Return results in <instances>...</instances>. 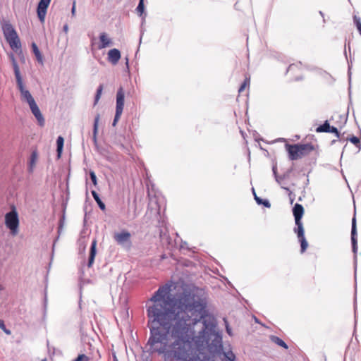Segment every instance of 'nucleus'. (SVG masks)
<instances>
[{
	"mask_svg": "<svg viewBox=\"0 0 361 361\" xmlns=\"http://www.w3.org/2000/svg\"><path fill=\"white\" fill-rule=\"evenodd\" d=\"M170 290L169 286L159 287L146 305L150 331L147 351L179 361H202L200 354L206 347L212 353H220V336L214 334L209 343L212 326L204 319L205 305L186 295L173 304Z\"/></svg>",
	"mask_w": 361,
	"mask_h": 361,
	"instance_id": "obj_1",
	"label": "nucleus"
},
{
	"mask_svg": "<svg viewBox=\"0 0 361 361\" xmlns=\"http://www.w3.org/2000/svg\"><path fill=\"white\" fill-rule=\"evenodd\" d=\"M288 158L291 161L300 159L310 154L314 151V145L311 143L305 144H288L285 145Z\"/></svg>",
	"mask_w": 361,
	"mask_h": 361,
	"instance_id": "obj_2",
	"label": "nucleus"
},
{
	"mask_svg": "<svg viewBox=\"0 0 361 361\" xmlns=\"http://www.w3.org/2000/svg\"><path fill=\"white\" fill-rule=\"evenodd\" d=\"M11 59L12 61L17 85L21 93L22 99L26 101L28 104H30L35 101L32 97V94H30V92L25 89V87L23 83V80L20 75V69L13 55H11Z\"/></svg>",
	"mask_w": 361,
	"mask_h": 361,
	"instance_id": "obj_3",
	"label": "nucleus"
},
{
	"mask_svg": "<svg viewBox=\"0 0 361 361\" xmlns=\"http://www.w3.org/2000/svg\"><path fill=\"white\" fill-rule=\"evenodd\" d=\"M4 35L13 51H18L21 48V44L18 35L10 23H6L2 27Z\"/></svg>",
	"mask_w": 361,
	"mask_h": 361,
	"instance_id": "obj_4",
	"label": "nucleus"
},
{
	"mask_svg": "<svg viewBox=\"0 0 361 361\" xmlns=\"http://www.w3.org/2000/svg\"><path fill=\"white\" fill-rule=\"evenodd\" d=\"M5 224L10 229L13 235H16L18 231L19 219L16 210H12L5 216Z\"/></svg>",
	"mask_w": 361,
	"mask_h": 361,
	"instance_id": "obj_5",
	"label": "nucleus"
},
{
	"mask_svg": "<svg viewBox=\"0 0 361 361\" xmlns=\"http://www.w3.org/2000/svg\"><path fill=\"white\" fill-rule=\"evenodd\" d=\"M304 66L301 62H296L290 64L286 71V73L293 80H301L303 77Z\"/></svg>",
	"mask_w": 361,
	"mask_h": 361,
	"instance_id": "obj_6",
	"label": "nucleus"
},
{
	"mask_svg": "<svg viewBox=\"0 0 361 361\" xmlns=\"http://www.w3.org/2000/svg\"><path fill=\"white\" fill-rule=\"evenodd\" d=\"M124 97L125 94L122 87H120L116 94V114L113 121V126H115L119 120L124 106Z\"/></svg>",
	"mask_w": 361,
	"mask_h": 361,
	"instance_id": "obj_7",
	"label": "nucleus"
},
{
	"mask_svg": "<svg viewBox=\"0 0 361 361\" xmlns=\"http://www.w3.org/2000/svg\"><path fill=\"white\" fill-rule=\"evenodd\" d=\"M305 210L300 204L296 203L293 209V213L295 218V222L296 227L295 228H300V232H302V228H303V225L302 223V218L304 214Z\"/></svg>",
	"mask_w": 361,
	"mask_h": 361,
	"instance_id": "obj_8",
	"label": "nucleus"
},
{
	"mask_svg": "<svg viewBox=\"0 0 361 361\" xmlns=\"http://www.w3.org/2000/svg\"><path fill=\"white\" fill-rule=\"evenodd\" d=\"M51 0H40L38 4L37 13L41 22H44L47 14V8L50 4Z\"/></svg>",
	"mask_w": 361,
	"mask_h": 361,
	"instance_id": "obj_9",
	"label": "nucleus"
},
{
	"mask_svg": "<svg viewBox=\"0 0 361 361\" xmlns=\"http://www.w3.org/2000/svg\"><path fill=\"white\" fill-rule=\"evenodd\" d=\"M29 106H30L32 113L35 116L39 126H43L44 125V118L38 106L37 105L36 102H34L30 104Z\"/></svg>",
	"mask_w": 361,
	"mask_h": 361,
	"instance_id": "obj_10",
	"label": "nucleus"
},
{
	"mask_svg": "<svg viewBox=\"0 0 361 361\" xmlns=\"http://www.w3.org/2000/svg\"><path fill=\"white\" fill-rule=\"evenodd\" d=\"M130 233L128 231H123L121 233H116L114 235V240L118 244H123L126 242H130Z\"/></svg>",
	"mask_w": 361,
	"mask_h": 361,
	"instance_id": "obj_11",
	"label": "nucleus"
},
{
	"mask_svg": "<svg viewBox=\"0 0 361 361\" xmlns=\"http://www.w3.org/2000/svg\"><path fill=\"white\" fill-rule=\"evenodd\" d=\"M294 232L297 234L299 241L300 242V251L302 253H303L305 252L308 247V243L305 238L304 228H302V232H300V228H294Z\"/></svg>",
	"mask_w": 361,
	"mask_h": 361,
	"instance_id": "obj_12",
	"label": "nucleus"
},
{
	"mask_svg": "<svg viewBox=\"0 0 361 361\" xmlns=\"http://www.w3.org/2000/svg\"><path fill=\"white\" fill-rule=\"evenodd\" d=\"M351 241H352L353 251L355 253L357 252V228H356L355 217H353V219L352 220Z\"/></svg>",
	"mask_w": 361,
	"mask_h": 361,
	"instance_id": "obj_13",
	"label": "nucleus"
},
{
	"mask_svg": "<svg viewBox=\"0 0 361 361\" xmlns=\"http://www.w3.org/2000/svg\"><path fill=\"white\" fill-rule=\"evenodd\" d=\"M121 59V52L118 49L114 48L112 49H110L108 52V61L116 65L118 61Z\"/></svg>",
	"mask_w": 361,
	"mask_h": 361,
	"instance_id": "obj_14",
	"label": "nucleus"
},
{
	"mask_svg": "<svg viewBox=\"0 0 361 361\" xmlns=\"http://www.w3.org/2000/svg\"><path fill=\"white\" fill-rule=\"evenodd\" d=\"M97 241L96 239H94L92 242V245H91V247H90V250L88 264H87V266L90 268L92 267V266L94 263V257H95V255L97 253Z\"/></svg>",
	"mask_w": 361,
	"mask_h": 361,
	"instance_id": "obj_15",
	"label": "nucleus"
},
{
	"mask_svg": "<svg viewBox=\"0 0 361 361\" xmlns=\"http://www.w3.org/2000/svg\"><path fill=\"white\" fill-rule=\"evenodd\" d=\"M100 44L98 48L99 49H104L112 44L111 39L108 37L107 34L102 32L99 35Z\"/></svg>",
	"mask_w": 361,
	"mask_h": 361,
	"instance_id": "obj_16",
	"label": "nucleus"
},
{
	"mask_svg": "<svg viewBox=\"0 0 361 361\" xmlns=\"http://www.w3.org/2000/svg\"><path fill=\"white\" fill-rule=\"evenodd\" d=\"M31 47H32V52L35 54L37 61L39 63L43 64V56L42 55L40 51L39 50L37 44L35 42H32Z\"/></svg>",
	"mask_w": 361,
	"mask_h": 361,
	"instance_id": "obj_17",
	"label": "nucleus"
},
{
	"mask_svg": "<svg viewBox=\"0 0 361 361\" xmlns=\"http://www.w3.org/2000/svg\"><path fill=\"white\" fill-rule=\"evenodd\" d=\"M38 159V153L37 151H33L30 156V160L29 163V171L32 172L35 168L37 161Z\"/></svg>",
	"mask_w": 361,
	"mask_h": 361,
	"instance_id": "obj_18",
	"label": "nucleus"
},
{
	"mask_svg": "<svg viewBox=\"0 0 361 361\" xmlns=\"http://www.w3.org/2000/svg\"><path fill=\"white\" fill-rule=\"evenodd\" d=\"M63 142H64V140H63V137L62 136H59L58 138H57V140H56V145H57V157L58 158H61V154H62V150H63Z\"/></svg>",
	"mask_w": 361,
	"mask_h": 361,
	"instance_id": "obj_19",
	"label": "nucleus"
},
{
	"mask_svg": "<svg viewBox=\"0 0 361 361\" xmlns=\"http://www.w3.org/2000/svg\"><path fill=\"white\" fill-rule=\"evenodd\" d=\"M92 195L96 202L97 203L99 207L102 210L104 211L106 209L105 204L101 200L99 195L95 190L92 191Z\"/></svg>",
	"mask_w": 361,
	"mask_h": 361,
	"instance_id": "obj_20",
	"label": "nucleus"
},
{
	"mask_svg": "<svg viewBox=\"0 0 361 361\" xmlns=\"http://www.w3.org/2000/svg\"><path fill=\"white\" fill-rule=\"evenodd\" d=\"M270 339L273 343H276V345L283 347L285 349L288 348V345H286V343L279 337L276 336H271Z\"/></svg>",
	"mask_w": 361,
	"mask_h": 361,
	"instance_id": "obj_21",
	"label": "nucleus"
},
{
	"mask_svg": "<svg viewBox=\"0 0 361 361\" xmlns=\"http://www.w3.org/2000/svg\"><path fill=\"white\" fill-rule=\"evenodd\" d=\"M330 126L328 121H326L322 125L317 128L316 131L317 133H328L329 132Z\"/></svg>",
	"mask_w": 361,
	"mask_h": 361,
	"instance_id": "obj_22",
	"label": "nucleus"
},
{
	"mask_svg": "<svg viewBox=\"0 0 361 361\" xmlns=\"http://www.w3.org/2000/svg\"><path fill=\"white\" fill-rule=\"evenodd\" d=\"M99 118H100L99 114H97L94 118V129H93V138L94 140H96V139H97V134L98 124H99Z\"/></svg>",
	"mask_w": 361,
	"mask_h": 361,
	"instance_id": "obj_23",
	"label": "nucleus"
},
{
	"mask_svg": "<svg viewBox=\"0 0 361 361\" xmlns=\"http://www.w3.org/2000/svg\"><path fill=\"white\" fill-rule=\"evenodd\" d=\"M102 91H103V85H100L97 90V93H96L95 98H94V105H96L98 103V102L101 97Z\"/></svg>",
	"mask_w": 361,
	"mask_h": 361,
	"instance_id": "obj_24",
	"label": "nucleus"
},
{
	"mask_svg": "<svg viewBox=\"0 0 361 361\" xmlns=\"http://www.w3.org/2000/svg\"><path fill=\"white\" fill-rule=\"evenodd\" d=\"M223 354L228 361H234L235 359V355L231 350L224 352Z\"/></svg>",
	"mask_w": 361,
	"mask_h": 361,
	"instance_id": "obj_25",
	"label": "nucleus"
},
{
	"mask_svg": "<svg viewBox=\"0 0 361 361\" xmlns=\"http://www.w3.org/2000/svg\"><path fill=\"white\" fill-rule=\"evenodd\" d=\"M250 78H246L238 90L239 93L243 92L245 90V89L246 88V87L250 85Z\"/></svg>",
	"mask_w": 361,
	"mask_h": 361,
	"instance_id": "obj_26",
	"label": "nucleus"
},
{
	"mask_svg": "<svg viewBox=\"0 0 361 361\" xmlns=\"http://www.w3.org/2000/svg\"><path fill=\"white\" fill-rule=\"evenodd\" d=\"M145 10L144 0H140L139 4L137 7V11L140 15L142 14Z\"/></svg>",
	"mask_w": 361,
	"mask_h": 361,
	"instance_id": "obj_27",
	"label": "nucleus"
},
{
	"mask_svg": "<svg viewBox=\"0 0 361 361\" xmlns=\"http://www.w3.org/2000/svg\"><path fill=\"white\" fill-rule=\"evenodd\" d=\"M353 144H354L357 147H360V139L355 136H352L350 138H348Z\"/></svg>",
	"mask_w": 361,
	"mask_h": 361,
	"instance_id": "obj_28",
	"label": "nucleus"
},
{
	"mask_svg": "<svg viewBox=\"0 0 361 361\" xmlns=\"http://www.w3.org/2000/svg\"><path fill=\"white\" fill-rule=\"evenodd\" d=\"M90 176L91 178V180L94 186L97 185V179L95 173L93 171H90Z\"/></svg>",
	"mask_w": 361,
	"mask_h": 361,
	"instance_id": "obj_29",
	"label": "nucleus"
},
{
	"mask_svg": "<svg viewBox=\"0 0 361 361\" xmlns=\"http://www.w3.org/2000/svg\"><path fill=\"white\" fill-rule=\"evenodd\" d=\"M354 23H355L357 29L360 35H361V23H360V18L355 17Z\"/></svg>",
	"mask_w": 361,
	"mask_h": 361,
	"instance_id": "obj_30",
	"label": "nucleus"
},
{
	"mask_svg": "<svg viewBox=\"0 0 361 361\" xmlns=\"http://www.w3.org/2000/svg\"><path fill=\"white\" fill-rule=\"evenodd\" d=\"M76 361H89L90 358L85 354H80L75 359Z\"/></svg>",
	"mask_w": 361,
	"mask_h": 361,
	"instance_id": "obj_31",
	"label": "nucleus"
},
{
	"mask_svg": "<svg viewBox=\"0 0 361 361\" xmlns=\"http://www.w3.org/2000/svg\"><path fill=\"white\" fill-rule=\"evenodd\" d=\"M329 133H334L338 138H339V137H340V133H339L338 129L334 126H330Z\"/></svg>",
	"mask_w": 361,
	"mask_h": 361,
	"instance_id": "obj_32",
	"label": "nucleus"
},
{
	"mask_svg": "<svg viewBox=\"0 0 361 361\" xmlns=\"http://www.w3.org/2000/svg\"><path fill=\"white\" fill-rule=\"evenodd\" d=\"M224 322H225V324H226V332L228 333V335L232 336L233 334H232L231 329L229 326L228 322L226 319H224Z\"/></svg>",
	"mask_w": 361,
	"mask_h": 361,
	"instance_id": "obj_33",
	"label": "nucleus"
},
{
	"mask_svg": "<svg viewBox=\"0 0 361 361\" xmlns=\"http://www.w3.org/2000/svg\"><path fill=\"white\" fill-rule=\"evenodd\" d=\"M7 335H10L11 334V331L9 329H7L6 328V326L5 324L4 325V326H1V328Z\"/></svg>",
	"mask_w": 361,
	"mask_h": 361,
	"instance_id": "obj_34",
	"label": "nucleus"
},
{
	"mask_svg": "<svg viewBox=\"0 0 361 361\" xmlns=\"http://www.w3.org/2000/svg\"><path fill=\"white\" fill-rule=\"evenodd\" d=\"M71 12H72L73 15H75V2L73 3Z\"/></svg>",
	"mask_w": 361,
	"mask_h": 361,
	"instance_id": "obj_35",
	"label": "nucleus"
},
{
	"mask_svg": "<svg viewBox=\"0 0 361 361\" xmlns=\"http://www.w3.org/2000/svg\"><path fill=\"white\" fill-rule=\"evenodd\" d=\"M262 204H263L266 207H269L270 206V204H269V202L267 200H265L264 202H262Z\"/></svg>",
	"mask_w": 361,
	"mask_h": 361,
	"instance_id": "obj_36",
	"label": "nucleus"
},
{
	"mask_svg": "<svg viewBox=\"0 0 361 361\" xmlns=\"http://www.w3.org/2000/svg\"><path fill=\"white\" fill-rule=\"evenodd\" d=\"M255 200H256V201H257L259 204L262 203V200H261V199H259V197H257L256 195H255Z\"/></svg>",
	"mask_w": 361,
	"mask_h": 361,
	"instance_id": "obj_37",
	"label": "nucleus"
},
{
	"mask_svg": "<svg viewBox=\"0 0 361 361\" xmlns=\"http://www.w3.org/2000/svg\"><path fill=\"white\" fill-rule=\"evenodd\" d=\"M4 322L2 319H0V328H1V326H4Z\"/></svg>",
	"mask_w": 361,
	"mask_h": 361,
	"instance_id": "obj_38",
	"label": "nucleus"
},
{
	"mask_svg": "<svg viewBox=\"0 0 361 361\" xmlns=\"http://www.w3.org/2000/svg\"><path fill=\"white\" fill-rule=\"evenodd\" d=\"M4 289V287L1 284H0V290H3Z\"/></svg>",
	"mask_w": 361,
	"mask_h": 361,
	"instance_id": "obj_39",
	"label": "nucleus"
},
{
	"mask_svg": "<svg viewBox=\"0 0 361 361\" xmlns=\"http://www.w3.org/2000/svg\"><path fill=\"white\" fill-rule=\"evenodd\" d=\"M41 361H48L47 358L42 359Z\"/></svg>",
	"mask_w": 361,
	"mask_h": 361,
	"instance_id": "obj_40",
	"label": "nucleus"
},
{
	"mask_svg": "<svg viewBox=\"0 0 361 361\" xmlns=\"http://www.w3.org/2000/svg\"><path fill=\"white\" fill-rule=\"evenodd\" d=\"M74 361H76L75 360Z\"/></svg>",
	"mask_w": 361,
	"mask_h": 361,
	"instance_id": "obj_41",
	"label": "nucleus"
}]
</instances>
